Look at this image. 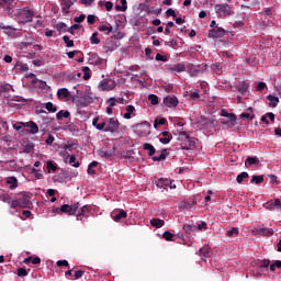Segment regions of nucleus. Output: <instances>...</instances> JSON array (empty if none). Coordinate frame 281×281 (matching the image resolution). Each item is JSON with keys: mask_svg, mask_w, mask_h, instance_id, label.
<instances>
[{"mask_svg": "<svg viewBox=\"0 0 281 281\" xmlns=\"http://www.w3.org/2000/svg\"><path fill=\"white\" fill-rule=\"evenodd\" d=\"M82 276H85V271H83V270H77V271H75V278H76V280H80V278H82Z\"/></svg>", "mask_w": 281, "mask_h": 281, "instance_id": "obj_58", "label": "nucleus"}, {"mask_svg": "<svg viewBox=\"0 0 281 281\" xmlns=\"http://www.w3.org/2000/svg\"><path fill=\"white\" fill-rule=\"evenodd\" d=\"M164 104L169 108L177 106L179 104V99H177V97L168 95L164 99Z\"/></svg>", "mask_w": 281, "mask_h": 281, "instance_id": "obj_12", "label": "nucleus"}, {"mask_svg": "<svg viewBox=\"0 0 281 281\" xmlns=\"http://www.w3.org/2000/svg\"><path fill=\"white\" fill-rule=\"evenodd\" d=\"M89 206H82L77 214V221H82V216H88Z\"/></svg>", "mask_w": 281, "mask_h": 281, "instance_id": "obj_22", "label": "nucleus"}, {"mask_svg": "<svg viewBox=\"0 0 281 281\" xmlns=\"http://www.w3.org/2000/svg\"><path fill=\"white\" fill-rule=\"evenodd\" d=\"M269 265H271V261L269 259L262 260L260 262V267H263V268L269 267Z\"/></svg>", "mask_w": 281, "mask_h": 281, "instance_id": "obj_64", "label": "nucleus"}, {"mask_svg": "<svg viewBox=\"0 0 281 281\" xmlns=\"http://www.w3.org/2000/svg\"><path fill=\"white\" fill-rule=\"evenodd\" d=\"M12 3H14V0H0V5H2L3 8H10Z\"/></svg>", "mask_w": 281, "mask_h": 281, "instance_id": "obj_44", "label": "nucleus"}, {"mask_svg": "<svg viewBox=\"0 0 281 281\" xmlns=\"http://www.w3.org/2000/svg\"><path fill=\"white\" fill-rule=\"evenodd\" d=\"M79 207H80L79 203H75L72 205L64 204L60 207V212H63L64 214H69V216H74V214L78 212Z\"/></svg>", "mask_w": 281, "mask_h": 281, "instance_id": "obj_7", "label": "nucleus"}, {"mask_svg": "<svg viewBox=\"0 0 281 281\" xmlns=\"http://www.w3.org/2000/svg\"><path fill=\"white\" fill-rule=\"evenodd\" d=\"M166 157H168V150L162 149L161 153L158 156H154L153 159L155 161H164V159H166Z\"/></svg>", "mask_w": 281, "mask_h": 281, "instance_id": "obj_26", "label": "nucleus"}, {"mask_svg": "<svg viewBox=\"0 0 281 281\" xmlns=\"http://www.w3.org/2000/svg\"><path fill=\"white\" fill-rule=\"evenodd\" d=\"M159 142L161 144H170V142H172V136H164L162 138H159Z\"/></svg>", "mask_w": 281, "mask_h": 281, "instance_id": "obj_51", "label": "nucleus"}, {"mask_svg": "<svg viewBox=\"0 0 281 281\" xmlns=\"http://www.w3.org/2000/svg\"><path fill=\"white\" fill-rule=\"evenodd\" d=\"M211 69L216 74H223V66H221V64L211 65Z\"/></svg>", "mask_w": 281, "mask_h": 281, "instance_id": "obj_34", "label": "nucleus"}, {"mask_svg": "<svg viewBox=\"0 0 281 281\" xmlns=\"http://www.w3.org/2000/svg\"><path fill=\"white\" fill-rule=\"evenodd\" d=\"M57 267H69V261L67 260H58Z\"/></svg>", "mask_w": 281, "mask_h": 281, "instance_id": "obj_60", "label": "nucleus"}, {"mask_svg": "<svg viewBox=\"0 0 281 281\" xmlns=\"http://www.w3.org/2000/svg\"><path fill=\"white\" fill-rule=\"evenodd\" d=\"M156 60H161V63H166V60H168V57H166L161 54H157L156 55Z\"/></svg>", "mask_w": 281, "mask_h": 281, "instance_id": "obj_61", "label": "nucleus"}, {"mask_svg": "<svg viewBox=\"0 0 281 281\" xmlns=\"http://www.w3.org/2000/svg\"><path fill=\"white\" fill-rule=\"evenodd\" d=\"M114 153H115V147H113L111 150H99L98 155L99 157H103L104 159H111Z\"/></svg>", "mask_w": 281, "mask_h": 281, "instance_id": "obj_17", "label": "nucleus"}, {"mask_svg": "<svg viewBox=\"0 0 281 281\" xmlns=\"http://www.w3.org/2000/svg\"><path fill=\"white\" fill-rule=\"evenodd\" d=\"M148 100L153 105L159 104V97L155 94H149Z\"/></svg>", "mask_w": 281, "mask_h": 281, "instance_id": "obj_37", "label": "nucleus"}, {"mask_svg": "<svg viewBox=\"0 0 281 281\" xmlns=\"http://www.w3.org/2000/svg\"><path fill=\"white\" fill-rule=\"evenodd\" d=\"M24 127L30 128L29 133H31V135L38 133V125L34 121L25 122Z\"/></svg>", "mask_w": 281, "mask_h": 281, "instance_id": "obj_15", "label": "nucleus"}, {"mask_svg": "<svg viewBox=\"0 0 281 281\" xmlns=\"http://www.w3.org/2000/svg\"><path fill=\"white\" fill-rule=\"evenodd\" d=\"M47 170H48V171L56 172L57 167H56V165H54L53 161H48V162H47Z\"/></svg>", "mask_w": 281, "mask_h": 281, "instance_id": "obj_50", "label": "nucleus"}, {"mask_svg": "<svg viewBox=\"0 0 281 281\" xmlns=\"http://www.w3.org/2000/svg\"><path fill=\"white\" fill-rule=\"evenodd\" d=\"M199 74H203V69H201L199 66L191 68V76H199Z\"/></svg>", "mask_w": 281, "mask_h": 281, "instance_id": "obj_43", "label": "nucleus"}, {"mask_svg": "<svg viewBox=\"0 0 281 281\" xmlns=\"http://www.w3.org/2000/svg\"><path fill=\"white\" fill-rule=\"evenodd\" d=\"M69 111L61 110L56 114L57 120H63L64 117H69Z\"/></svg>", "mask_w": 281, "mask_h": 281, "instance_id": "obj_30", "label": "nucleus"}, {"mask_svg": "<svg viewBox=\"0 0 281 281\" xmlns=\"http://www.w3.org/2000/svg\"><path fill=\"white\" fill-rule=\"evenodd\" d=\"M248 87H249V86H248L246 82L241 83V85L238 87L239 93H241V95H245V93H247Z\"/></svg>", "mask_w": 281, "mask_h": 281, "instance_id": "obj_40", "label": "nucleus"}, {"mask_svg": "<svg viewBox=\"0 0 281 281\" xmlns=\"http://www.w3.org/2000/svg\"><path fill=\"white\" fill-rule=\"evenodd\" d=\"M246 168L254 167V166H260V159L258 157H251L248 156L245 160Z\"/></svg>", "mask_w": 281, "mask_h": 281, "instance_id": "obj_13", "label": "nucleus"}, {"mask_svg": "<svg viewBox=\"0 0 281 281\" xmlns=\"http://www.w3.org/2000/svg\"><path fill=\"white\" fill-rule=\"evenodd\" d=\"M99 31L100 32H106V34H111V32H113V26L111 24L109 25H101L99 26Z\"/></svg>", "mask_w": 281, "mask_h": 281, "instance_id": "obj_29", "label": "nucleus"}, {"mask_svg": "<svg viewBox=\"0 0 281 281\" xmlns=\"http://www.w3.org/2000/svg\"><path fill=\"white\" fill-rule=\"evenodd\" d=\"M266 210H270V212H276V210H281L280 199H276L273 202H268L266 204Z\"/></svg>", "mask_w": 281, "mask_h": 281, "instance_id": "obj_11", "label": "nucleus"}, {"mask_svg": "<svg viewBox=\"0 0 281 281\" xmlns=\"http://www.w3.org/2000/svg\"><path fill=\"white\" fill-rule=\"evenodd\" d=\"M85 19H87V15L81 14V15H79V16H76V18L74 19V21H75V23H82V21H85Z\"/></svg>", "mask_w": 281, "mask_h": 281, "instance_id": "obj_53", "label": "nucleus"}, {"mask_svg": "<svg viewBox=\"0 0 281 281\" xmlns=\"http://www.w3.org/2000/svg\"><path fill=\"white\" fill-rule=\"evenodd\" d=\"M209 34L210 36H212V38H223L225 31L223 27H216V29L210 30Z\"/></svg>", "mask_w": 281, "mask_h": 281, "instance_id": "obj_14", "label": "nucleus"}, {"mask_svg": "<svg viewBox=\"0 0 281 281\" xmlns=\"http://www.w3.org/2000/svg\"><path fill=\"white\" fill-rule=\"evenodd\" d=\"M45 109L48 111V113H56V111H58V108L52 102L45 103Z\"/></svg>", "mask_w": 281, "mask_h": 281, "instance_id": "obj_28", "label": "nucleus"}, {"mask_svg": "<svg viewBox=\"0 0 281 281\" xmlns=\"http://www.w3.org/2000/svg\"><path fill=\"white\" fill-rule=\"evenodd\" d=\"M156 186L157 188H160V189L162 188V190H166V188L170 186V180L160 178L158 181H156Z\"/></svg>", "mask_w": 281, "mask_h": 281, "instance_id": "obj_19", "label": "nucleus"}, {"mask_svg": "<svg viewBox=\"0 0 281 281\" xmlns=\"http://www.w3.org/2000/svg\"><path fill=\"white\" fill-rule=\"evenodd\" d=\"M125 114H124V120H131V115L135 113V106L133 105H127L125 109Z\"/></svg>", "mask_w": 281, "mask_h": 281, "instance_id": "obj_24", "label": "nucleus"}, {"mask_svg": "<svg viewBox=\"0 0 281 281\" xmlns=\"http://www.w3.org/2000/svg\"><path fill=\"white\" fill-rule=\"evenodd\" d=\"M78 0H60V5H61V12L64 14H69V9L74 3H76Z\"/></svg>", "mask_w": 281, "mask_h": 281, "instance_id": "obj_10", "label": "nucleus"}, {"mask_svg": "<svg viewBox=\"0 0 281 281\" xmlns=\"http://www.w3.org/2000/svg\"><path fill=\"white\" fill-rule=\"evenodd\" d=\"M57 97L60 100H65V98H69V90L67 88H61L57 91Z\"/></svg>", "mask_w": 281, "mask_h": 281, "instance_id": "obj_23", "label": "nucleus"}, {"mask_svg": "<svg viewBox=\"0 0 281 281\" xmlns=\"http://www.w3.org/2000/svg\"><path fill=\"white\" fill-rule=\"evenodd\" d=\"M104 7L108 12H111L113 10V2L106 1Z\"/></svg>", "mask_w": 281, "mask_h": 281, "instance_id": "obj_59", "label": "nucleus"}, {"mask_svg": "<svg viewBox=\"0 0 281 281\" xmlns=\"http://www.w3.org/2000/svg\"><path fill=\"white\" fill-rule=\"evenodd\" d=\"M215 12H216V14H218V16L232 15V9L229 8V4H227V3L216 4Z\"/></svg>", "mask_w": 281, "mask_h": 281, "instance_id": "obj_5", "label": "nucleus"}, {"mask_svg": "<svg viewBox=\"0 0 281 281\" xmlns=\"http://www.w3.org/2000/svg\"><path fill=\"white\" fill-rule=\"evenodd\" d=\"M277 269H281V261L277 260L274 263L270 265V271H276Z\"/></svg>", "mask_w": 281, "mask_h": 281, "instance_id": "obj_45", "label": "nucleus"}, {"mask_svg": "<svg viewBox=\"0 0 281 281\" xmlns=\"http://www.w3.org/2000/svg\"><path fill=\"white\" fill-rule=\"evenodd\" d=\"M178 142H181L182 148L184 150H191V148L196 146V140L190 137L187 132H180L178 134Z\"/></svg>", "mask_w": 281, "mask_h": 281, "instance_id": "obj_2", "label": "nucleus"}, {"mask_svg": "<svg viewBox=\"0 0 281 281\" xmlns=\"http://www.w3.org/2000/svg\"><path fill=\"white\" fill-rule=\"evenodd\" d=\"M87 21L89 25H93L95 23V15H92V14L88 15Z\"/></svg>", "mask_w": 281, "mask_h": 281, "instance_id": "obj_56", "label": "nucleus"}, {"mask_svg": "<svg viewBox=\"0 0 281 281\" xmlns=\"http://www.w3.org/2000/svg\"><path fill=\"white\" fill-rule=\"evenodd\" d=\"M18 16L21 23H32V19H34V11L27 7L19 9Z\"/></svg>", "mask_w": 281, "mask_h": 281, "instance_id": "obj_3", "label": "nucleus"}, {"mask_svg": "<svg viewBox=\"0 0 281 281\" xmlns=\"http://www.w3.org/2000/svg\"><path fill=\"white\" fill-rule=\"evenodd\" d=\"M69 164H71L74 168H80V162H76V156H70Z\"/></svg>", "mask_w": 281, "mask_h": 281, "instance_id": "obj_46", "label": "nucleus"}, {"mask_svg": "<svg viewBox=\"0 0 281 281\" xmlns=\"http://www.w3.org/2000/svg\"><path fill=\"white\" fill-rule=\"evenodd\" d=\"M267 100H269L270 106H272L273 109H276L278 106V102H280V99L278 97L271 94L267 97Z\"/></svg>", "mask_w": 281, "mask_h": 281, "instance_id": "obj_25", "label": "nucleus"}, {"mask_svg": "<svg viewBox=\"0 0 281 281\" xmlns=\"http://www.w3.org/2000/svg\"><path fill=\"white\" fill-rule=\"evenodd\" d=\"M259 234L263 236H273V228H260Z\"/></svg>", "mask_w": 281, "mask_h": 281, "instance_id": "obj_31", "label": "nucleus"}, {"mask_svg": "<svg viewBox=\"0 0 281 281\" xmlns=\"http://www.w3.org/2000/svg\"><path fill=\"white\" fill-rule=\"evenodd\" d=\"M127 214L126 211L122 210V209H116L111 213V217L113 218V221H115L116 223H119V221H122V218H126Z\"/></svg>", "mask_w": 281, "mask_h": 281, "instance_id": "obj_9", "label": "nucleus"}, {"mask_svg": "<svg viewBox=\"0 0 281 281\" xmlns=\"http://www.w3.org/2000/svg\"><path fill=\"white\" fill-rule=\"evenodd\" d=\"M164 124H166V119H159L155 121L154 127L157 128V126H164Z\"/></svg>", "mask_w": 281, "mask_h": 281, "instance_id": "obj_49", "label": "nucleus"}, {"mask_svg": "<svg viewBox=\"0 0 281 281\" xmlns=\"http://www.w3.org/2000/svg\"><path fill=\"white\" fill-rule=\"evenodd\" d=\"M54 135L49 134L45 143L47 144V146H52L54 144Z\"/></svg>", "mask_w": 281, "mask_h": 281, "instance_id": "obj_55", "label": "nucleus"}, {"mask_svg": "<svg viewBox=\"0 0 281 281\" xmlns=\"http://www.w3.org/2000/svg\"><path fill=\"white\" fill-rule=\"evenodd\" d=\"M265 181V177L262 176H254L251 179V183H256L257 186Z\"/></svg>", "mask_w": 281, "mask_h": 281, "instance_id": "obj_36", "label": "nucleus"}, {"mask_svg": "<svg viewBox=\"0 0 281 281\" xmlns=\"http://www.w3.org/2000/svg\"><path fill=\"white\" fill-rule=\"evenodd\" d=\"M249 177V173H247V172H241V173H239L238 176H237V183H240L244 179H247Z\"/></svg>", "mask_w": 281, "mask_h": 281, "instance_id": "obj_41", "label": "nucleus"}, {"mask_svg": "<svg viewBox=\"0 0 281 281\" xmlns=\"http://www.w3.org/2000/svg\"><path fill=\"white\" fill-rule=\"evenodd\" d=\"M63 41L66 44V47H74V41L69 40V36L65 35Z\"/></svg>", "mask_w": 281, "mask_h": 281, "instance_id": "obj_42", "label": "nucleus"}, {"mask_svg": "<svg viewBox=\"0 0 281 281\" xmlns=\"http://www.w3.org/2000/svg\"><path fill=\"white\" fill-rule=\"evenodd\" d=\"M119 130H120V121H117V119L112 117L106 121L104 133H116V131Z\"/></svg>", "mask_w": 281, "mask_h": 281, "instance_id": "obj_4", "label": "nucleus"}, {"mask_svg": "<svg viewBox=\"0 0 281 281\" xmlns=\"http://www.w3.org/2000/svg\"><path fill=\"white\" fill-rule=\"evenodd\" d=\"M108 104H109L110 108L113 109V106H115V104H117V100L115 98H110L108 100Z\"/></svg>", "mask_w": 281, "mask_h": 281, "instance_id": "obj_57", "label": "nucleus"}, {"mask_svg": "<svg viewBox=\"0 0 281 281\" xmlns=\"http://www.w3.org/2000/svg\"><path fill=\"white\" fill-rule=\"evenodd\" d=\"M238 234H239L238 227H233L229 231H227V236L231 238L233 236H238Z\"/></svg>", "mask_w": 281, "mask_h": 281, "instance_id": "obj_38", "label": "nucleus"}, {"mask_svg": "<svg viewBox=\"0 0 281 281\" xmlns=\"http://www.w3.org/2000/svg\"><path fill=\"white\" fill-rule=\"evenodd\" d=\"M190 98H191V100H199V98H200L199 91L191 92Z\"/></svg>", "mask_w": 281, "mask_h": 281, "instance_id": "obj_63", "label": "nucleus"}, {"mask_svg": "<svg viewBox=\"0 0 281 281\" xmlns=\"http://www.w3.org/2000/svg\"><path fill=\"white\" fill-rule=\"evenodd\" d=\"M32 198L25 192L21 193V196L19 199H15L10 203V207H22V209H31L32 207Z\"/></svg>", "mask_w": 281, "mask_h": 281, "instance_id": "obj_1", "label": "nucleus"}, {"mask_svg": "<svg viewBox=\"0 0 281 281\" xmlns=\"http://www.w3.org/2000/svg\"><path fill=\"white\" fill-rule=\"evenodd\" d=\"M99 119L94 117L92 120V125L95 126L98 131H104L106 128V122L98 123Z\"/></svg>", "mask_w": 281, "mask_h": 281, "instance_id": "obj_20", "label": "nucleus"}, {"mask_svg": "<svg viewBox=\"0 0 281 281\" xmlns=\"http://www.w3.org/2000/svg\"><path fill=\"white\" fill-rule=\"evenodd\" d=\"M133 127L138 135H148L150 133V125L148 122L137 123Z\"/></svg>", "mask_w": 281, "mask_h": 281, "instance_id": "obj_6", "label": "nucleus"}, {"mask_svg": "<svg viewBox=\"0 0 281 281\" xmlns=\"http://www.w3.org/2000/svg\"><path fill=\"white\" fill-rule=\"evenodd\" d=\"M91 45H100V38H98V33H93L90 37Z\"/></svg>", "mask_w": 281, "mask_h": 281, "instance_id": "obj_35", "label": "nucleus"}, {"mask_svg": "<svg viewBox=\"0 0 281 281\" xmlns=\"http://www.w3.org/2000/svg\"><path fill=\"white\" fill-rule=\"evenodd\" d=\"M150 225L153 227H156V229H159L160 227H164V225H166V222H164V220L160 218H153L150 220Z\"/></svg>", "mask_w": 281, "mask_h": 281, "instance_id": "obj_21", "label": "nucleus"}, {"mask_svg": "<svg viewBox=\"0 0 281 281\" xmlns=\"http://www.w3.org/2000/svg\"><path fill=\"white\" fill-rule=\"evenodd\" d=\"M166 16H173V18H176V16H177V13L175 12V10L168 9V10L166 11Z\"/></svg>", "mask_w": 281, "mask_h": 281, "instance_id": "obj_62", "label": "nucleus"}, {"mask_svg": "<svg viewBox=\"0 0 281 281\" xmlns=\"http://www.w3.org/2000/svg\"><path fill=\"white\" fill-rule=\"evenodd\" d=\"M7 183L10 186V190H16V188H19V180L16 177H9Z\"/></svg>", "mask_w": 281, "mask_h": 281, "instance_id": "obj_18", "label": "nucleus"}, {"mask_svg": "<svg viewBox=\"0 0 281 281\" xmlns=\"http://www.w3.org/2000/svg\"><path fill=\"white\" fill-rule=\"evenodd\" d=\"M114 87H116L115 81L103 79L99 85L100 91H113Z\"/></svg>", "mask_w": 281, "mask_h": 281, "instance_id": "obj_8", "label": "nucleus"}, {"mask_svg": "<svg viewBox=\"0 0 281 281\" xmlns=\"http://www.w3.org/2000/svg\"><path fill=\"white\" fill-rule=\"evenodd\" d=\"M199 256H203L204 258L210 257V248L207 247L200 248Z\"/></svg>", "mask_w": 281, "mask_h": 281, "instance_id": "obj_32", "label": "nucleus"}, {"mask_svg": "<svg viewBox=\"0 0 281 281\" xmlns=\"http://www.w3.org/2000/svg\"><path fill=\"white\" fill-rule=\"evenodd\" d=\"M267 88V83H265V82H259L258 85H257V87H256V91H263V89H266Z\"/></svg>", "mask_w": 281, "mask_h": 281, "instance_id": "obj_54", "label": "nucleus"}, {"mask_svg": "<svg viewBox=\"0 0 281 281\" xmlns=\"http://www.w3.org/2000/svg\"><path fill=\"white\" fill-rule=\"evenodd\" d=\"M144 150H148V155L149 157H153V155H155L156 150L155 147L151 144L145 143L143 145Z\"/></svg>", "mask_w": 281, "mask_h": 281, "instance_id": "obj_27", "label": "nucleus"}, {"mask_svg": "<svg viewBox=\"0 0 281 281\" xmlns=\"http://www.w3.org/2000/svg\"><path fill=\"white\" fill-rule=\"evenodd\" d=\"M222 124H224V126H227V128H234V126H236V121L232 122V121H227L225 119L222 120Z\"/></svg>", "mask_w": 281, "mask_h": 281, "instance_id": "obj_39", "label": "nucleus"}, {"mask_svg": "<svg viewBox=\"0 0 281 281\" xmlns=\"http://www.w3.org/2000/svg\"><path fill=\"white\" fill-rule=\"evenodd\" d=\"M162 238H165V240H170L173 243L175 240V234L166 231L164 234H162Z\"/></svg>", "mask_w": 281, "mask_h": 281, "instance_id": "obj_33", "label": "nucleus"}, {"mask_svg": "<svg viewBox=\"0 0 281 281\" xmlns=\"http://www.w3.org/2000/svg\"><path fill=\"white\" fill-rule=\"evenodd\" d=\"M170 74H182V71H186V65L184 64H175L169 67Z\"/></svg>", "mask_w": 281, "mask_h": 281, "instance_id": "obj_16", "label": "nucleus"}, {"mask_svg": "<svg viewBox=\"0 0 281 281\" xmlns=\"http://www.w3.org/2000/svg\"><path fill=\"white\" fill-rule=\"evenodd\" d=\"M18 276L20 278H25V276H27V270H25V268L18 269Z\"/></svg>", "mask_w": 281, "mask_h": 281, "instance_id": "obj_52", "label": "nucleus"}, {"mask_svg": "<svg viewBox=\"0 0 281 281\" xmlns=\"http://www.w3.org/2000/svg\"><path fill=\"white\" fill-rule=\"evenodd\" d=\"M23 127H25L24 122H16L15 124H13L14 131H21V128H23Z\"/></svg>", "mask_w": 281, "mask_h": 281, "instance_id": "obj_47", "label": "nucleus"}, {"mask_svg": "<svg viewBox=\"0 0 281 281\" xmlns=\"http://www.w3.org/2000/svg\"><path fill=\"white\" fill-rule=\"evenodd\" d=\"M183 229L187 234H192V232H194V226L190 225V224H186L183 226Z\"/></svg>", "mask_w": 281, "mask_h": 281, "instance_id": "obj_48", "label": "nucleus"}]
</instances>
